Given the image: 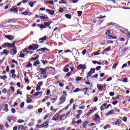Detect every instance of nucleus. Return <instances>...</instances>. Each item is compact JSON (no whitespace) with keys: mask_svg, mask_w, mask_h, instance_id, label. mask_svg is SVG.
I'll list each match as a JSON object with an SVG mask.
<instances>
[{"mask_svg":"<svg viewBox=\"0 0 130 130\" xmlns=\"http://www.w3.org/2000/svg\"><path fill=\"white\" fill-rule=\"evenodd\" d=\"M38 45L37 44H34L31 46H30L28 47L29 50H36V49H38Z\"/></svg>","mask_w":130,"mask_h":130,"instance_id":"obj_1","label":"nucleus"},{"mask_svg":"<svg viewBox=\"0 0 130 130\" xmlns=\"http://www.w3.org/2000/svg\"><path fill=\"white\" fill-rule=\"evenodd\" d=\"M95 70L96 69L95 68H91L90 69V71L87 74V76L86 77L87 79H89L90 78V77H91V75H92V74H94V73H95Z\"/></svg>","mask_w":130,"mask_h":130,"instance_id":"obj_2","label":"nucleus"},{"mask_svg":"<svg viewBox=\"0 0 130 130\" xmlns=\"http://www.w3.org/2000/svg\"><path fill=\"white\" fill-rule=\"evenodd\" d=\"M106 85L105 84H104V85L100 84H97V88H98L99 91H101V90H103V89H104V88H106Z\"/></svg>","mask_w":130,"mask_h":130,"instance_id":"obj_3","label":"nucleus"},{"mask_svg":"<svg viewBox=\"0 0 130 130\" xmlns=\"http://www.w3.org/2000/svg\"><path fill=\"white\" fill-rule=\"evenodd\" d=\"M2 46L3 48H10V47H11V43H5L2 44Z\"/></svg>","mask_w":130,"mask_h":130,"instance_id":"obj_4","label":"nucleus"},{"mask_svg":"<svg viewBox=\"0 0 130 130\" xmlns=\"http://www.w3.org/2000/svg\"><path fill=\"white\" fill-rule=\"evenodd\" d=\"M59 100H60L59 103L60 104H63V103H64V102H66V96L62 95L60 98Z\"/></svg>","mask_w":130,"mask_h":130,"instance_id":"obj_5","label":"nucleus"},{"mask_svg":"<svg viewBox=\"0 0 130 130\" xmlns=\"http://www.w3.org/2000/svg\"><path fill=\"white\" fill-rule=\"evenodd\" d=\"M70 67H71V64L66 65L63 69V72H64V73H68V72L70 71Z\"/></svg>","mask_w":130,"mask_h":130,"instance_id":"obj_6","label":"nucleus"},{"mask_svg":"<svg viewBox=\"0 0 130 130\" xmlns=\"http://www.w3.org/2000/svg\"><path fill=\"white\" fill-rule=\"evenodd\" d=\"M47 40V37L46 36H45L43 38H40L39 39V43H43L44 41H46Z\"/></svg>","mask_w":130,"mask_h":130,"instance_id":"obj_7","label":"nucleus"},{"mask_svg":"<svg viewBox=\"0 0 130 130\" xmlns=\"http://www.w3.org/2000/svg\"><path fill=\"white\" fill-rule=\"evenodd\" d=\"M86 69H87V67H86L85 64H80L77 67V69H78L79 70H81V69L86 70Z\"/></svg>","mask_w":130,"mask_h":130,"instance_id":"obj_8","label":"nucleus"},{"mask_svg":"<svg viewBox=\"0 0 130 130\" xmlns=\"http://www.w3.org/2000/svg\"><path fill=\"white\" fill-rule=\"evenodd\" d=\"M5 38H7V39H8L9 40H10L11 41L12 40H14V39L15 38V36H13L11 35L5 36Z\"/></svg>","mask_w":130,"mask_h":130,"instance_id":"obj_9","label":"nucleus"},{"mask_svg":"<svg viewBox=\"0 0 130 130\" xmlns=\"http://www.w3.org/2000/svg\"><path fill=\"white\" fill-rule=\"evenodd\" d=\"M18 8H16V6L13 7L12 8L10 9V12L12 13H18Z\"/></svg>","mask_w":130,"mask_h":130,"instance_id":"obj_10","label":"nucleus"},{"mask_svg":"<svg viewBox=\"0 0 130 130\" xmlns=\"http://www.w3.org/2000/svg\"><path fill=\"white\" fill-rule=\"evenodd\" d=\"M52 120H54L55 121H57V120H58V113H56L54 115Z\"/></svg>","mask_w":130,"mask_h":130,"instance_id":"obj_11","label":"nucleus"},{"mask_svg":"<svg viewBox=\"0 0 130 130\" xmlns=\"http://www.w3.org/2000/svg\"><path fill=\"white\" fill-rule=\"evenodd\" d=\"M46 12L47 13H49V14L50 15H51V16H53V15H54V11H53V10H49V9H46Z\"/></svg>","mask_w":130,"mask_h":130,"instance_id":"obj_12","label":"nucleus"},{"mask_svg":"<svg viewBox=\"0 0 130 130\" xmlns=\"http://www.w3.org/2000/svg\"><path fill=\"white\" fill-rule=\"evenodd\" d=\"M111 114H114V110L109 111V112L106 113L105 115V116H107V115H111Z\"/></svg>","mask_w":130,"mask_h":130,"instance_id":"obj_13","label":"nucleus"},{"mask_svg":"<svg viewBox=\"0 0 130 130\" xmlns=\"http://www.w3.org/2000/svg\"><path fill=\"white\" fill-rule=\"evenodd\" d=\"M101 51V50H98V51H95L91 54V55L92 56H96V55H99L100 54Z\"/></svg>","mask_w":130,"mask_h":130,"instance_id":"obj_14","label":"nucleus"},{"mask_svg":"<svg viewBox=\"0 0 130 130\" xmlns=\"http://www.w3.org/2000/svg\"><path fill=\"white\" fill-rule=\"evenodd\" d=\"M11 53L12 55H15L17 54V48H14L11 50Z\"/></svg>","mask_w":130,"mask_h":130,"instance_id":"obj_15","label":"nucleus"},{"mask_svg":"<svg viewBox=\"0 0 130 130\" xmlns=\"http://www.w3.org/2000/svg\"><path fill=\"white\" fill-rule=\"evenodd\" d=\"M107 106V103H104L103 104L102 106L101 107V111L104 110V109H105V108L106 109V106Z\"/></svg>","mask_w":130,"mask_h":130,"instance_id":"obj_16","label":"nucleus"},{"mask_svg":"<svg viewBox=\"0 0 130 130\" xmlns=\"http://www.w3.org/2000/svg\"><path fill=\"white\" fill-rule=\"evenodd\" d=\"M40 71H41V74L42 75H46V70L43 68H40Z\"/></svg>","mask_w":130,"mask_h":130,"instance_id":"obj_17","label":"nucleus"},{"mask_svg":"<svg viewBox=\"0 0 130 130\" xmlns=\"http://www.w3.org/2000/svg\"><path fill=\"white\" fill-rule=\"evenodd\" d=\"M43 127L44 128H47V127H48L49 125H48V121H46L43 124Z\"/></svg>","mask_w":130,"mask_h":130,"instance_id":"obj_18","label":"nucleus"},{"mask_svg":"<svg viewBox=\"0 0 130 130\" xmlns=\"http://www.w3.org/2000/svg\"><path fill=\"white\" fill-rule=\"evenodd\" d=\"M8 107L9 105H8V104H6L4 105V110L6 112H8L9 111V109H8Z\"/></svg>","mask_w":130,"mask_h":130,"instance_id":"obj_19","label":"nucleus"},{"mask_svg":"<svg viewBox=\"0 0 130 130\" xmlns=\"http://www.w3.org/2000/svg\"><path fill=\"white\" fill-rule=\"evenodd\" d=\"M25 54H26V53H24L23 52V51H21L20 52V55L19 56V57H21V58H25Z\"/></svg>","mask_w":130,"mask_h":130,"instance_id":"obj_20","label":"nucleus"},{"mask_svg":"<svg viewBox=\"0 0 130 130\" xmlns=\"http://www.w3.org/2000/svg\"><path fill=\"white\" fill-rule=\"evenodd\" d=\"M41 94V95H42V92L38 91L34 94V97H37V96H39V94Z\"/></svg>","mask_w":130,"mask_h":130,"instance_id":"obj_21","label":"nucleus"},{"mask_svg":"<svg viewBox=\"0 0 130 130\" xmlns=\"http://www.w3.org/2000/svg\"><path fill=\"white\" fill-rule=\"evenodd\" d=\"M88 90H89V88H81V91L85 92V93H87Z\"/></svg>","mask_w":130,"mask_h":130,"instance_id":"obj_22","label":"nucleus"},{"mask_svg":"<svg viewBox=\"0 0 130 130\" xmlns=\"http://www.w3.org/2000/svg\"><path fill=\"white\" fill-rule=\"evenodd\" d=\"M121 123V120L120 119H118L117 121L115 123V124L116 125H119Z\"/></svg>","mask_w":130,"mask_h":130,"instance_id":"obj_23","label":"nucleus"},{"mask_svg":"<svg viewBox=\"0 0 130 130\" xmlns=\"http://www.w3.org/2000/svg\"><path fill=\"white\" fill-rule=\"evenodd\" d=\"M16 42H13V43L11 44H10V47H12L13 48H17L16 47V44L15 43H16Z\"/></svg>","mask_w":130,"mask_h":130,"instance_id":"obj_24","label":"nucleus"},{"mask_svg":"<svg viewBox=\"0 0 130 130\" xmlns=\"http://www.w3.org/2000/svg\"><path fill=\"white\" fill-rule=\"evenodd\" d=\"M39 50H42V51H49V49H47V48H41L40 49H39Z\"/></svg>","mask_w":130,"mask_h":130,"instance_id":"obj_25","label":"nucleus"},{"mask_svg":"<svg viewBox=\"0 0 130 130\" xmlns=\"http://www.w3.org/2000/svg\"><path fill=\"white\" fill-rule=\"evenodd\" d=\"M9 50H7V49H5L4 50L3 53H4L5 54H6V55H8V54H9Z\"/></svg>","mask_w":130,"mask_h":130,"instance_id":"obj_26","label":"nucleus"},{"mask_svg":"<svg viewBox=\"0 0 130 130\" xmlns=\"http://www.w3.org/2000/svg\"><path fill=\"white\" fill-rule=\"evenodd\" d=\"M119 95H117L115 97H113L112 100H118L119 99Z\"/></svg>","mask_w":130,"mask_h":130,"instance_id":"obj_27","label":"nucleus"},{"mask_svg":"<svg viewBox=\"0 0 130 130\" xmlns=\"http://www.w3.org/2000/svg\"><path fill=\"white\" fill-rule=\"evenodd\" d=\"M74 93H77V92H81V89L79 88H77L75 90L73 91Z\"/></svg>","mask_w":130,"mask_h":130,"instance_id":"obj_28","label":"nucleus"},{"mask_svg":"<svg viewBox=\"0 0 130 130\" xmlns=\"http://www.w3.org/2000/svg\"><path fill=\"white\" fill-rule=\"evenodd\" d=\"M44 25L45 27H46V28L47 27H48L50 25V23H49V22H45L44 23Z\"/></svg>","mask_w":130,"mask_h":130,"instance_id":"obj_29","label":"nucleus"},{"mask_svg":"<svg viewBox=\"0 0 130 130\" xmlns=\"http://www.w3.org/2000/svg\"><path fill=\"white\" fill-rule=\"evenodd\" d=\"M59 4H67V1L66 0H61L59 2Z\"/></svg>","mask_w":130,"mask_h":130,"instance_id":"obj_30","label":"nucleus"},{"mask_svg":"<svg viewBox=\"0 0 130 130\" xmlns=\"http://www.w3.org/2000/svg\"><path fill=\"white\" fill-rule=\"evenodd\" d=\"M107 128H110V125L107 124L104 127V129H107Z\"/></svg>","mask_w":130,"mask_h":130,"instance_id":"obj_31","label":"nucleus"},{"mask_svg":"<svg viewBox=\"0 0 130 130\" xmlns=\"http://www.w3.org/2000/svg\"><path fill=\"white\" fill-rule=\"evenodd\" d=\"M79 2V0H70V3H72L73 4H77Z\"/></svg>","mask_w":130,"mask_h":130,"instance_id":"obj_32","label":"nucleus"},{"mask_svg":"<svg viewBox=\"0 0 130 130\" xmlns=\"http://www.w3.org/2000/svg\"><path fill=\"white\" fill-rule=\"evenodd\" d=\"M21 51H23V53H25L26 52V53H28L29 51H28V48H25L24 49L22 50Z\"/></svg>","mask_w":130,"mask_h":130,"instance_id":"obj_33","label":"nucleus"},{"mask_svg":"<svg viewBox=\"0 0 130 130\" xmlns=\"http://www.w3.org/2000/svg\"><path fill=\"white\" fill-rule=\"evenodd\" d=\"M65 17L67 18V19H72V16L70 14H66Z\"/></svg>","mask_w":130,"mask_h":130,"instance_id":"obj_34","label":"nucleus"},{"mask_svg":"<svg viewBox=\"0 0 130 130\" xmlns=\"http://www.w3.org/2000/svg\"><path fill=\"white\" fill-rule=\"evenodd\" d=\"M63 117V115H60L58 116V118H59V121H61V120H62V117Z\"/></svg>","mask_w":130,"mask_h":130,"instance_id":"obj_35","label":"nucleus"},{"mask_svg":"<svg viewBox=\"0 0 130 130\" xmlns=\"http://www.w3.org/2000/svg\"><path fill=\"white\" fill-rule=\"evenodd\" d=\"M70 113H71V111H68L66 114H64L63 115V116H66V117H68V116L69 115Z\"/></svg>","mask_w":130,"mask_h":130,"instance_id":"obj_36","label":"nucleus"},{"mask_svg":"<svg viewBox=\"0 0 130 130\" xmlns=\"http://www.w3.org/2000/svg\"><path fill=\"white\" fill-rule=\"evenodd\" d=\"M118 103L119 102L117 101H115L112 102V104H113V105H116V104H118Z\"/></svg>","mask_w":130,"mask_h":130,"instance_id":"obj_37","label":"nucleus"},{"mask_svg":"<svg viewBox=\"0 0 130 130\" xmlns=\"http://www.w3.org/2000/svg\"><path fill=\"white\" fill-rule=\"evenodd\" d=\"M28 4L31 8H33V6H34V3H33V2H29Z\"/></svg>","mask_w":130,"mask_h":130,"instance_id":"obj_38","label":"nucleus"},{"mask_svg":"<svg viewBox=\"0 0 130 130\" xmlns=\"http://www.w3.org/2000/svg\"><path fill=\"white\" fill-rule=\"evenodd\" d=\"M111 38H112V35H109L106 37V39H111Z\"/></svg>","mask_w":130,"mask_h":130,"instance_id":"obj_39","label":"nucleus"},{"mask_svg":"<svg viewBox=\"0 0 130 130\" xmlns=\"http://www.w3.org/2000/svg\"><path fill=\"white\" fill-rule=\"evenodd\" d=\"M41 89L40 86L37 85L36 91H40Z\"/></svg>","mask_w":130,"mask_h":130,"instance_id":"obj_40","label":"nucleus"},{"mask_svg":"<svg viewBox=\"0 0 130 130\" xmlns=\"http://www.w3.org/2000/svg\"><path fill=\"white\" fill-rule=\"evenodd\" d=\"M19 95H22V91H20V89H18L17 90V94L19 95Z\"/></svg>","mask_w":130,"mask_h":130,"instance_id":"obj_41","label":"nucleus"},{"mask_svg":"<svg viewBox=\"0 0 130 130\" xmlns=\"http://www.w3.org/2000/svg\"><path fill=\"white\" fill-rule=\"evenodd\" d=\"M39 63H40V62H39V60H37V61H36L34 63V66H38V64H39Z\"/></svg>","mask_w":130,"mask_h":130,"instance_id":"obj_42","label":"nucleus"},{"mask_svg":"<svg viewBox=\"0 0 130 130\" xmlns=\"http://www.w3.org/2000/svg\"><path fill=\"white\" fill-rule=\"evenodd\" d=\"M77 13L78 14V17H81L82 16V13H83V12L82 11H78Z\"/></svg>","mask_w":130,"mask_h":130,"instance_id":"obj_43","label":"nucleus"},{"mask_svg":"<svg viewBox=\"0 0 130 130\" xmlns=\"http://www.w3.org/2000/svg\"><path fill=\"white\" fill-rule=\"evenodd\" d=\"M40 28H41V29H45L46 27H45L44 24H41V25L40 26Z\"/></svg>","mask_w":130,"mask_h":130,"instance_id":"obj_44","label":"nucleus"},{"mask_svg":"<svg viewBox=\"0 0 130 130\" xmlns=\"http://www.w3.org/2000/svg\"><path fill=\"white\" fill-rule=\"evenodd\" d=\"M32 102V99H27V100H26V103H31Z\"/></svg>","mask_w":130,"mask_h":130,"instance_id":"obj_45","label":"nucleus"},{"mask_svg":"<svg viewBox=\"0 0 130 130\" xmlns=\"http://www.w3.org/2000/svg\"><path fill=\"white\" fill-rule=\"evenodd\" d=\"M24 128V126L23 125H21L18 127V130H22Z\"/></svg>","mask_w":130,"mask_h":130,"instance_id":"obj_46","label":"nucleus"},{"mask_svg":"<svg viewBox=\"0 0 130 130\" xmlns=\"http://www.w3.org/2000/svg\"><path fill=\"white\" fill-rule=\"evenodd\" d=\"M42 62L43 63V64H46L48 62V61L43 60H42Z\"/></svg>","mask_w":130,"mask_h":130,"instance_id":"obj_47","label":"nucleus"},{"mask_svg":"<svg viewBox=\"0 0 130 130\" xmlns=\"http://www.w3.org/2000/svg\"><path fill=\"white\" fill-rule=\"evenodd\" d=\"M117 64H118L117 63H116L115 64H114L113 66L112 69H114V70H115V69H116V67H117Z\"/></svg>","mask_w":130,"mask_h":130,"instance_id":"obj_48","label":"nucleus"},{"mask_svg":"<svg viewBox=\"0 0 130 130\" xmlns=\"http://www.w3.org/2000/svg\"><path fill=\"white\" fill-rule=\"evenodd\" d=\"M110 49H111V46H109L108 47V48H107L105 51H109V50H110Z\"/></svg>","mask_w":130,"mask_h":130,"instance_id":"obj_49","label":"nucleus"},{"mask_svg":"<svg viewBox=\"0 0 130 130\" xmlns=\"http://www.w3.org/2000/svg\"><path fill=\"white\" fill-rule=\"evenodd\" d=\"M17 122H18V123H22L24 122V120L19 119L17 121Z\"/></svg>","mask_w":130,"mask_h":130,"instance_id":"obj_50","label":"nucleus"},{"mask_svg":"<svg viewBox=\"0 0 130 130\" xmlns=\"http://www.w3.org/2000/svg\"><path fill=\"white\" fill-rule=\"evenodd\" d=\"M94 117L95 118H96L97 119H99L100 118V117L99 116V115H98V114H96L94 115Z\"/></svg>","mask_w":130,"mask_h":130,"instance_id":"obj_51","label":"nucleus"},{"mask_svg":"<svg viewBox=\"0 0 130 130\" xmlns=\"http://www.w3.org/2000/svg\"><path fill=\"white\" fill-rule=\"evenodd\" d=\"M25 105V103L24 102H22L21 104H20V107L21 108H23V107H24V106Z\"/></svg>","mask_w":130,"mask_h":130,"instance_id":"obj_52","label":"nucleus"},{"mask_svg":"<svg viewBox=\"0 0 130 130\" xmlns=\"http://www.w3.org/2000/svg\"><path fill=\"white\" fill-rule=\"evenodd\" d=\"M43 110V108H40L38 110V111L39 113H41V112H42Z\"/></svg>","mask_w":130,"mask_h":130,"instance_id":"obj_53","label":"nucleus"},{"mask_svg":"<svg viewBox=\"0 0 130 130\" xmlns=\"http://www.w3.org/2000/svg\"><path fill=\"white\" fill-rule=\"evenodd\" d=\"M49 115H50V114H47V115L45 116L44 119L45 120V119H47V118H48V117H49Z\"/></svg>","mask_w":130,"mask_h":130,"instance_id":"obj_54","label":"nucleus"},{"mask_svg":"<svg viewBox=\"0 0 130 130\" xmlns=\"http://www.w3.org/2000/svg\"><path fill=\"white\" fill-rule=\"evenodd\" d=\"M63 9L60 8L59 9V13H63Z\"/></svg>","mask_w":130,"mask_h":130,"instance_id":"obj_55","label":"nucleus"},{"mask_svg":"<svg viewBox=\"0 0 130 130\" xmlns=\"http://www.w3.org/2000/svg\"><path fill=\"white\" fill-rule=\"evenodd\" d=\"M49 4L50 5H54V2L53 1H49Z\"/></svg>","mask_w":130,"mask_h":130,"instance_id":"obj_56","label":"nucleus"},{"mask_svg":"<svg viewBox=\"0 0 130 130\" xmlns=\"http://www.w3.org/2000/svg\"><path fill=\"white\" fill-rule=\"evenodd\" d=\"M82 123V120L81 119H79L78 120L77 122L76 123L77 124H79V123Z\"/></svg>","mask_w":130,"mask_h":130,"instance_id":"obj_57","label":"nucleus"},{"mask_svg":"<svg viewBox=\"0 0 130 130\" xmlns=\"http://www.w3.org/2000/svg\"><path fill=\"white\" fill-rule=\"evenodd\" d=\"M28 14H29V12H24L23 13H22V15H24L25 16H27V15H28Z\"/></svg>","mask_w":130,"mask_h":130,"instance_id":"obj_58","label":"nucleus"},{"mask_svg":"<svg viewBox=\"0 0 130 130\" xmlns=\"http://www.w3.org/2000/svg\"><path fill=\"white\" fill-rule=\"evenodd\" d=\"M26 67H27V68H30V67H32V63H31L30 62L28 63L27 64Z\"/></svg>","mask_w":130,"mask_h":130,"instance_id":"obj_59","label":"nucleus"},{"mask_svg":"<svg viewBox=\"0 0 130 130\" xmlns=\"http://www.w3.org/2000/svg\"><path fill=\"white\" fill-rule=\"evenodd\" d=\"M11 73L12 74H15V73H16V70L15 69H13V70H11Z\"/></svg>","mask_w":130,"mask_h":130,"instance_id":"obj_60","label":"nucleus"},{"mask_svg":"<svg viewBox=\"0 0 130 130\" xmlns=\"http://www.w3.org/2000/svg\"><path fill=\"white\" fill-rule=\"evenodd\" d=\"M82 79H83V78L80 77H78L76 78V80H77V81H81V80H82Z\"/></svg>","mask_w":130,"mask_h":130,"instance_id":"obj_61","label":"nucleus"},{"mask_svg":"<svg viewBox=\"0 0 130 130\" xmlns=\"http://www.w3.org/2000/svg\"><path fill=\"white\" fill-rule=\"evenodd\" d=\"M72 74L71 72H69L66 75V77H70L71 76V74Z\"/></svg>","mask_w":130,"mask_h":130,"instance_id":"obj_62","label":"nucleus"},{"mask_svg":"<svg viewBox=\"0 0 130 130\" xmlns=\"http://www.w3.org/2000/svg\"><path fill=\"white\" fill-rule=\"evenodd\" d=\"M98 101V98L95 97L93 100V102H97Z\"/></svg>","mask_w":130,"mask_h":130,"instance_id":"obj_63","label":"nucleus"},{"mask_svg":"<svg viewBox=\"0 0 130 130\" xmlns=\"http://www.w3.org/2000/svg\"><path fill=\"white\" fill-rule=\"evenodd\" d=\"M109 95H110V96H114V92H110Z\"/></svg>","mask_w":130,"mask_h":130,"instance_id":"obj_64","label":"nucleus"}]
</instances>
